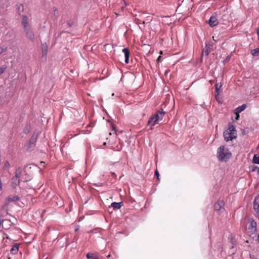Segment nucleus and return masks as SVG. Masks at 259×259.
Listing matches in <instances>:
<instances>
[{
    "instance_id": "obj_1",
    "label": "nucleus",
    "mask_w": 259,
    "mask_h": 259,
    "mask_svg": "<svg viewBox=\"0 0 259 259\" xmlns=\"http://www.w3.org/2000/svg\"><path fill=\"white\" fill-rule=\"evenodd\" d=\"M231 155L229 149L224 146H222L218 149L217 157L220 161H226L231 157Z\"/></svg>"
},
{
    "instance_id": "obj_2",
    "label": "nucleus",
    "mask_w": 259,
    "mask_h": 259,
    "mask_svg": "<svg viewBox=\"0 0 259 259\" xmlns=\"http://www.w3.org/2000/svg\"><path fill=\"white\" fill-rule=\"evenodd\" d=\"M165 114V112L163 111V109L157 111L155 114H153L149 119L148 122V125L151 126H153L158 123V122L161 120ZM151 130H152V127H150Z\"/></svg>"
},
{
    "instance_id": "obj_3",
    "label": "nucleus",
    "mask_w": 259,
    "mask_h": 259,
    "mask_svg": "<svg viewBox=\"0 0 259 259\" xmlns=\"http://www.w3.org/2000/svg\"><path fill=\"white\" fill-rule=\"evenodd\" d=\"M224 139L226 141H232L237 138V132L235 127L230 124L228 129L224 133Z\"/></svg>"
},
{
    "instance_id": "obj_4",
    "label": "nucleus",
    "mask_w": 259,
    "mask_h": 259,
    "mask_svg": "<svg viewBox=\"0 0 259 259\" xmlns=\"http://www.w3.org/2000/svg\"><path fill=\"white\" fill-rule=\"evenodd\" d=\"M256 223L254 220H250L247 229V233L253 238L256 236Z\"/></svg>"
},
{
    "instance_id": "obj_5",
    "label": "nucleus",
    "mask_w": 259,
    "mask_h": 259,
    "mask_svg": "<svg viewBox=\"0 0 259 259\" xmlns=\"http://www.w3.org/2000/svg\"><path fill=\"white\" fill-rule=\"evenodd\" d=\"M37 136L35 135H33L29 141L28 145L25 146L27 150L31 151L35 147V142L36 141Z\"/></svg>"
},
{
    "instance_id": "obj_6",
    "label": "nucleus",
    "mask_w": 259,
    "mask_h": 259,
    "mask_svg": "<svg viewBox=\"0 0 259 259\" xmlns=\"http://www.w3.org/2000/svg\"><path fill=\"white\" fill-rule=\"evenodd\" d=\"M24 31L26 34V36L29 39H30L31 40H33L34 39V34L32 30V29H31V27L30 26L27 27V28L26 27L24 28Z\"/></svg>"
},
{
    "instance_id": "obj_7",
    "label": "nucleus",
    "mask_w": 259,
    "mask_h": 259,
    "mask_svg": "<svg viewBox=\"0 0 259 259\" xmlns=\"http://www.w3.org/2000/svg\"><path fill=\"white\" fill-rule=\"evenodd\" d=\"M224 202L222 200H219L214 205V209L218 212H222V210L224 209L223 207L224 206Z\"/></svg>"
},
{
    "instance_id": "obj_8",
    "label": "nucleus",
    "mask_w": 259,
    "mask_h": 259,
    "mask_svg": "<svg viewBox=\"0 0 259 259\" xmlns=\"http://www.w3.org/2000/svg\"><path fill=\"white\" fill-rule=\"evenodd\" d=\"M253 208L256 211V215L259 217V195L254 199Z\"/></svg>"
},
{
    "instance_id": "obj_9",
    "label": "nucleus",
    "mask_w": 259,
    "mask_h": 259,
    "mask_svg": "<svg viewBox=\"0 0 259 259\" xmlns=\"http://www.w3.org/2000/svg\"><path fill=\"white\" fill-rule=\"evenodd\" d=\"M219 23L218 20L217 18L212 16L208 20V24L210 27L216 26Z\"/></svg>"
},
{
    "instance_id": "obj_10",
    "label": "nucleus",
    "mask_w": 259,
    "mask_h": 259,
    "mask_svg": "<svg viewBox=\"0 0 259 259\" xmlns=\"http://www.w3.org/2000/svg\"><path fill=\"white\" fill-rule=\"evenodd\" d=\"M22 25L23 27V28L30 26L28 18L24 15L22 16Z\"/></svg>"
},
{
    "instance_id": "obj_11",
    "label": "nucleus",
    "mask_w": 259,
    "mask_h": 259,
    "mask_svg": "<svg viewBox=\"0 0 259 259\" xmlns=\"http://www.w3.org/2000/svg\"><path fill=\"white\" fill-rule=\"evenodd\" d=\"M122 52L124 54L125 62L127 64L129 62L130 51L127 48H124L122 49Z\"/></svg>"
},
{
    "instance_id": "obj_12",
    "label": "nucleus",
    "mask_w": 259,
    "mask_h": 259,
    "mask_svg": "<svg viewBox=\"0 0 259 259\" xmlns=\"http://www.w3.org/2000/svg\"><path fill=\"white\" fill-rule=\"evenodd\" d=\"M11 225V222L8 220H3L2 221V227L5 229H8Z\"/></svg>"
},
{
    "instance_id": "obj_13",
    "label": "nucleus",
    "mask_w": 259,
    "mask_h": 259,
    "mask_svg": "<svg viewBox=\"0 0 259 259\" xmlns=\"http://www.w3.org/2000/svg\"><path fill=\"white\" fill-rule=\"evenodd\" d=\"M42 54V56L46 57L48 51V46L45 44H43L41 46Z\"/></svg>"
},
{
    "instance_id": "obj_14",
    "label": "nucleus",
    "mask_w": 259,
    "mask_h": 259,
    "mask_svg": "<svg viewBox=\"0 0 259 259\" xmlns=\"http://www.w3.org/2000/svg\"><path fill=\"white\" fill-rule=\"evenodd\" d=\"M246 105L243 104L240 106H239L235 109V113H239L245 109Z\"/></svg>"
},
{
    "instance_id": "obj_15",
    "label": "nucleus",
    "mask_w": 259,
    "mask_h": 259,
    "mask_svg": "<svg viewBox=\"0 0 259 259\" xmlns=\"http://www.w3.org/2000/svg\"><path fill=\"white\" fill-rule=\"evenodd\" d=\"M16 9L17 12L20 15L24 11V6L21 4H19L16 5Z\"/></svg>"
},
{
    "instance_id": "obj_16",
    "label": "nucleus",
    "mask_w": 259,
    "mask_h": 259,
    "mask_svg": "<svg viewBox=\"0 0 259 259\" xmlns=\"http://www.w3.org/2000/svg\"><path fill=\"white\" fill-rule=\"evenodd\" d=\"M87 257L89 259H102L101 258L99 257L96 255L92 253H88L86 255Z\"/></svg>"
},
{
    "instance_id": "obj_17",
    "label": "nucleus",
    "mask_w": 259,
    "mask_h": 259,
    "mask_svg": "<svg viewBox=\"0 0 259 259\" xmlns=\"http://www.w3.org/2000/svg\"><path fill=\"white\" fill-rule=\"evenodd\" d=\"M111 206L114 207V209H119L122 206V202H113L111 204Z\"/></svg>"
},
{
    "instance_id": "obj_18",
    "label": "nucleus",
    "mask_w": 259,
    "mask_h": 259,
    "mask_svg": "<svg viewBox=\"0 0 259 259\" xmlns=\"http://www.w3.org/2000/svg\"><path fill=\"white\" fill-rule=\"evenodd\" d=\"M20 182V179L14 176L12 179V183L14 185L17 186Z\"/></svg>"
},
{
    "instance_id": "obj_19",
    "label": "nucleus",
    "mask_w": 259,
    "mask_h": 259,
    "mask_svg": "<svg viewBox=\"0 0 259 259\" xmlns=\"http://www.w3.org/2000/svg\"><path fill=\"white\" fill-rule=\"evenodd\" d=\"M18 251V246L17 245H14L10 250L11 253L13 254H16L17 253Z\"/></svg>"
},
{
    "instance_id": "obj_20",
    "label": "nucleus",
    "mask_w": 259,
    "mask_h": 259,
    "mask_svg": "<svg viewBox=\"0 0 259 259\" xmlns=\"http://www.w3.org/2000/svg\"><path fill=\"white\" fill-rule=\"evenodd\" d=\"M22 172V170L21 168H18L16 171L15 176L17 178L20 179V178L21 176Z\"/></svg>"
},
{
    "instance_id": "obj_21",
    "label": "nucleus",
    "mask_w": 259,
    "mask_h": 259,
    "mask_svg": "<svg viewBox=\"0 0 259 259\" xmlns=\"http://www.w3.org/2000/svg\"><path fill=\"white\" fill-rule=\"evenodd\" d=\"M19 199V197L17 196H10L8 198L9 201H15Z\"/></svg>"
},
{
    "instance_id": "obj_22",
    "label": "nucleus",
    "mask_w": 259,
    "mask_h": 259,
    "mask_svg": "<svg viewBox=\"0 0 259 259\" xmlns=\"http://www.w3.org/2000/svg\"><path fill=\"white\" fill-rule=\"evenodd\" d=\"M251 54L254 56H257L259 54V48L255 49L251 51Z\"/></svg>"
},
{
    "instance_id": "obj_23",
    "label": "nucleus",
    "mask_w": 259,
    "mask_h": 259,
    "mask_svg": "<svg viewBox=\"0 0 259 259\" xmlns=\"http://www.w3.org/2000/svg\"><path fill=\"white\" fill-rule=\"evenodd\" d=\"M253 162L256 164H259V156L254 155L253 158Z\"/></svg>"
},
{
    "instance_id": "obj_24",
    "label": "nucleus",
    "mask_w": 259,
    "mask_h": 259,
    "mask_svg": "<svg viewBox=\"0 0 259 259\" xmlns=\"http://www.w3.org/2000/svg\"><path fill=\"white\" fill-rule=\"evenodd\" d=\"M7 67L6 65H3V66L0 67V75L4 73Z\"/></svg>"
},
{
    "instance_id": "obj_25",
    "label": "nucleus",
    "mask_w": 259,
    "mask_h": 259,
    "mask_svg": "<svg viewBox=\"0 0 259 259\" xmlns=\"http://www.w3.org/2000/svg\"><path fill=\"white\" fill-rule=\"evenodd\" d=\"M222 84L221 83H217L215 85V90H219L222 87Z\"/></svg>"
},
{
    "instance_id": "obj_26",
    "label": "nucleus",
    "mask_w": 259,
    "mask_h": 259,
    "mask_svg": "<svg viewBox=\"0 0 259 259\" xmlns=\"http://www.w3.org/2000/svg\"><path fill=\"white\" fill-rule=\"evenodd\" d=\"M10 164L8 161H6L5 163L4 168H6L10 166Z\"/></svg>"
},
{
    "instance_id": "obj_27",
    "label": "nucleus",
    "mask_w": 259,
    "mask_h": 259,
    "mask_svg": "<svg viewBox=\"0 0 259 259\" xmlns=\"http://www.w3.org/2000/svg\"><path fill=\"white\" fill-rule=\"evenodd\" d=\"M214 94H215V97L217 99H218V97L219 96L220 93H219V90H215V93H214Z\"/></svg>"
},
{
    "instance_id": "obj_28",
    "label": "nucleus",
    "mask_w": 259,
    "mask_h": 259,
    "mask_svg": "<svg viewBox=\"0 0 259 259\" xmlns=\"http://www.w3.org/2000/svg\"><path fill=\"white\" fill-rule=\"evenodd\" d=\"M155 175L156 176L157 179L159 180V175L158 171L157 169L155 171Z\"/></svg>"
},
{
    "instance_id": "obj_29",
    "label": "nucleus",
    "mask_w": 259,
    "mask_h": 259,
    "mask_svg": "<svg viewBox=\"0 0 259 259\" xmlns=\"http://www.w3.org/2000/svg\"><path fill=\"white\" fill-rule=\"evenodd\" d=\"M3 190V184L1 179H0V192Z\"/></svg>"
},
{
    "instance_id": "obj_30",
    "label": "nucleus",
    "mask_w": 259,
    "mask_h": 259,
    "mask_svg": "<svg viewBox=\"0 0 259 259\" xmlns=\"http://www.w3.org/2000/svg\"><path fill=\"white\" fill-rule=\"evenodd\" d=\"M5 49L0 48V55L5 51Z\"/></svg>"
},
{
    "instance_id": "obj_31",
    "label": "nucleus",
    "mask_w": 259,
    "mask_h": 259,
    "mask_svg": "<svg viewBox=\"0 0 259 259\" xmlns=\"http://www.w3.org/2000/svg\"><path fill=\"white\" fill-rule=\"evenodd\" d=\"M202 53H203V54L205 53V55H208V51H207V50H206V51H204V50H203V51Z\"/></svg>"
},
{
    "instance_id": "obj_32",
    "label": "nucleus",
    "mask_w": 259,
    "mask_h": 259,
    "mask_svg": "<svg viewBox=\"0 0 259 259\" xmlns=\"http://www.w3.org/2000/svg\"><path fill=\"white\" fill-rule=\"evenodd\" d=\"M236 114V119L238 120L239 118V113H235Z\"/></svg>"
},
{
    "instance_id": "obj_33",
    "label": "nucleus",
    "mask_w": 259,
    "mask_h": 259,
    "mask_svg": "<svg viewBox=\"0 0 259 259\" xmlns=\"http://www.w3.org/2000/svg\"><path fill=\"white\" fill-rule=\"evenodd\" d=\"M161 58V57L160 56H159L157 58V62H159V61H160V60Z\"/></svg>"
},
{
    "instance_id": "obj_34",
    "label": "nucleus",
    "mask_w": 259,
    "mask_h": 259,
    "mask_svg": "<svg viewBox=\"0 0 259 259\" xmlns=\"http://www.w3.org/2000/svg\"><path fill=\"white\" fill-rule=\"evenodd\" d=\"M257 35H258V39H259V28L257 30Z\"/></svg>"
},
{
    "instance_id": "obj_35",
    "label": "nucleus",
    "mask_w": 259,
    "mask_h": 259,
    "mask_svg": "<svg viewBox=\"0 0 259 259\" xmlns=\"http://www.w3.org/2000/svg\"><path fill=\"white\" fill-rule=\"evenodd\" d=\"M123 3H124V6L126 5V3L124 1H123Z\"/></svg>"
},
{
    "instance_id": "obj_36",
    "label": "nucleus",
    "mask_w": 259,
    "mask_h": 259,
    "mask_svg": "<svg viewBox=\"0 0 259 259\" xmlns=\"http://www.w3.org/2000/svg\"><path fill=\"white\" fill-rule=\"evenodd\" d=\"M124 6H122V7H121V8L122 10H123V9H124Z\"/></svg>"
},
{
    "instance_id": "obj_37",
    "label": "nucleus",
    "mask_w": 259,
    "mask_h": 259,
    "mask_svg": "<svg viewBox=\"0 0 259 259\" xmlns=\"http://www.w3.org/2000/svg\"><path fill=\"white\" fill-rule=\"evenodd\" d=\"M257 239H258V241L259 242V234L258 235V236H257Z\"/></svg>"
},
{
    "instance_id": "obj_38",
    "label": "nucleus",
    "mask_w": 259,
    "mask_h": 259,
    "mask_svg": "<svg viewBox=\"0 0 259 259\" xmlns=\"http://www.w3.org/2000/svg\"><path fill=\"white\" fill-rule=\"evenodd\" d=\"M110 256V255H108V257H109Z\"/></svg>"
}]
</instances>
